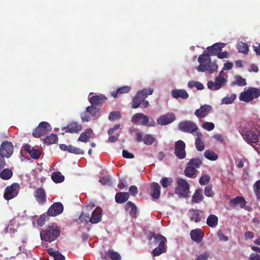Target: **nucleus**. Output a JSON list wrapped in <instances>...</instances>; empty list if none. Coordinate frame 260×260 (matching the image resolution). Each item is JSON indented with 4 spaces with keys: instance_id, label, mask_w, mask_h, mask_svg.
<instances>
[{
    "instance_id": "nucleus-1",
    "label": "nucleus",
    "mask_w": 260,
    "mask_h": 260,
    "mask_svg": "<svg viewBox=\"0 0 260 260\" xmlns=\"http://www.w3.org/2000/svg\"><path fill=\"white\" fill-rule=\"evenodd\" d=\"M225 45V43H217L208 46L207 48L208 52L202 54L198 58V61L200 63L197 68L198 71L201 72H208L210 73L216 71L218 66L215 62H212L210 56H216Z\"/></svg>"
},
{
    "instance_id": "nucleus-2",
    "label": "nucleus",
    "mask_w": 260,
    "mask_h": 260,
    "mask_svg": "<svg viewBox=\"0 0 260 260\" xmlns=\"http://www.w3.org/2000/svg\"><path fill=\"white\" fill-rule=\"evenodd\" d=\"M153 92L152 88H144L138 91L137 94L133 99L132 108L134 109L141 107L143 108L148 107L149 105V102L145 100L148 95H151Z\"/></svg>"
},
{
    "instance_id": "nucleus-3",
    "label": "nucleus",
    "mask_w": 260,
    "mask_h": 260,
    "mask_svg": "<svg viewBox=\"0 0 260 260\" xmlns=\"http://www.w3.org/2000/svg\"><path fill=\"white\" fill-rule=\"evenodd\" d=\"M60 232V228L57 225L52 223L40 232L41 239L47 242H52L59 236Z\"/></svg>"
},
{
    "instance_id": "nucleus-4",
    "label": "nucleus",
    "mask_w": 260,
    "mask_h": 260,
    "mask_svg": "<svg viewBox=\"0 0 260 260\" xmlns=\"http://www.w3.org/2000/svg\"><path fill=\"white\" fill-rule=\"evenodd\" d=\"M177 185L175 192L180 197L186 198L189 193V185L188 182L182 178H178L176 180Z\"/></svg>"
},
{
    "instance_id": "nucleus-5",
    "label": "nucleus",
    "mask_w": 260,
    "mask_h": 260,
    "mask_svg": "<svg viewBox=\"0 0 260 260\" xmlns=\"http://www.w3.org/2000/svg\"><path fill=\"white\" fill-rule=\"evenodd\" d=\"M259 96V88L250 87L246 90L240 93L239 99L241 101L248 103Z\"/></svg>"
},
{
    "instance_id": "nucleus-6",
    "label": "nucleus",
    "mask_w": 260,
    "mask_h": 260,
    "mask_svg": "<svg viewBox=\"0 0 260 260\" xmlns=\"http://www.w3.org/2000/svg\"><path fill=\"white\" fill-rule=\"evenodd\" d=\"M180 131L186 133H190L195 136L197 133H200L197 125L190 120H184L180 122L178 124Z\"/></svg>"
},
{
    "instance_id": "nucleus-7",
    "label": "nucleus",
    "mask_w": 260,
    "mask_h": 260,
    "mask_svg": "<svg viewBox=\"0 0 260 260\" xmlns=\"http://www.w3.org/2000/svg\"><path fill=\"white\" fill-rule=\"evenodd\" d=\"M52 129L50 124L45 121L41 122L34 130L32 134L35 138H40L42 136L48 134Z\"/></svg>"
},
{
    "instance_id": "nucleus-8",
    "label": "nucleus",
    "mask_w": 260,
    "mask_h": 260,
    "mask_svg": "<svg viewBox=\"0 0 260 260\" xmlns=\"http://www.w3.org/2000/svg\"><path fill=\"white\" fill-rule=\"evenodd\" d=\"M20 185L17 183H14L7 186L4 191V198L6 200H10L17 196L19 190Z\"/></svg>"
},
{
    "instance_id": "nucleus-9",
    "label": "nucleus",
    "mask_w": 260,
    "mask_h": 260,
    "mask_svg": "<svg viewBox=\"0 0 260 260\" xmlns=\"http://www.w3.org/2000/svg\"><path fill=\"white\" fill-rule=\"evenodd\" d=\"M149 120V117L147 115H145L142 113H138L134 114L132 116V122L135 124H141L143 125H149V126H154L155 122L153 121V123H150L148 124V122Z\"/></svg>"
},
{
    "instance_id": "nucleus-10",
    "label": "nucleus",
    "mask_w": 260,
    "mask_h": 260,
    "mask_svg": "<svg viewBox=\"0 0 260 260\" xmlns=\"http://www.w3.org/2000/svg\"><path fill=\"white\" fill-rule=\"evenodd\" d=\"M14 147L12 142L5 141L2 142L0 147V154L4 157L9 158L12 155Z\"/></svg>"
},
{
    "instance_id": "nucleus-11",
    "label": "nucleus",
    "mask_w": 260,
    "mask_h": 260,
    "mask_svg": "<svg viewBox=\"0 0 260 260\" xmlns=\"http://www.w3.org/2000/svg\"><path fill=\"white\" fill-rule=\"evenodd\" d=\"M185 144L182 140H178L175 143V154L178 158L182 159L186 157Z\"/></svg>"
},
{
    "instance_id": "nucleus-12",
    "label": "nucleus",
    "mask_w": 260,
    "mask_h": 260,
    "mask_svg": "<svg viewBox=\"0 0 260 260\" xmlns=\"http://www.w3.org/2000/svg\"><path fill=\"white\" fill-rule=\"evenodd\" d=\"M226 80L224 78H220V77H216L215 81H209L207 83L208 88L211 90H217L221 88V87L225 85Z\"/></svg>"
},
{
    "instance_id": "nucleus-13",
    "label": "nucleus",
    "mask_w": 260,
    "mask_h": 260,
    "mask_svg": "<svg viewBox=\"0 0 260 260\" xmlns=\"http://www.w3.org/2000/svg\"><path fill=\"white\" fill-rule=\"evenodd\" d=\"M63 211V205L60 202H56L49 207L47 214L50 216H56L62 213Z\"/></svg>"
},
{
    "instance_id": "nucleus-14",
    "label": "nucleus",
    "mask_w": 260,
    "mask_h": 260,
    "mask_svg": "<svg viewBox=\"0 0 260 260\" xmlns=\"http://www.w3.org/2000/svg\"><path fill=\"white\" fill-rule=\"evenodd\" d=\"M176 119V116L173 113H167L161 115L157 120V122L161 125H165L172 123Z\"/></svg>"
},
{
    "instance_id": "nucleus-15",
    "label": "nucleus",
    "mask_w": 260,
    "mask_h": 260,
    "mask_svg": "<svg viewBox=\"0 0 260 260\" xmlns=\"http://www.w3.org/2000/svg\"><path fill=\"white\" fill-rule=\"evenodd\" d=\"M34 195L40 205H43L46 202V192L42 187L37 188L34 191Z\"/></svg>"
},
{
    "instance_id": "nucleus-16",
    "label": "nucleus",
    "mask_w": 260,
    "mask_h": 260,
    "mask_svg": "<svg viewBox=\"0 0 260 260\" xmlns=\"http://www.w3.org/2000/svg\"><path fill=\"white\" fill-rule=\"evenodd\" d=\"M212 110V107L211 106L209 105H204L195 111L194 115L198 118H204L207 116Z\"/></svg>"
},
{
    "instance_id": "nucleus-17",
    "label": "nucleus",
    "mask_w": 260,
    "mask_h": 260,
    "mask_svg": "<svg viewBox=\"0 0 260 260\" xmlns=\"http://www.w3.org/2000/svg\"><path fill=\"white\" fill-rule=\"evenodd\" d=\"M82 125L77 122H72L67 126L63 127L62 130L64 131L66 133H78L82 129Z\"/></svg>"
},
{
    "instance_id": "nucleus-18",
    "label": "nucleus",
    "mask_w": 260,
    "mask_h": 260,
    "mask_svg": "<svg viewBox=\"0 0 260 260\" xmlns=\"http://www.w3.org/2000/svg\"><path fill=\"white\" fill-rule=\"evenodd\" d=\"M23 147L24 150L29 153L32 159H38L40 157L41 155V151L40 150L34 148H31L30 145L27 144H25Z\"/></svg>"
},
{
    "instance_id": "nucleus-19",
    "label": "nucleus",
    "mask_w": 260,
    "mask_h": 260,
    "mask_svg": "<svg viewBox=\"0 0 260 260\" xmlns=\"http://www.w3.org/2000/svg\"><path fill=\"white\" fill-rule=\"evenodd\" d=\"M242 136L245 140L249 144L258 142V135L253 131L250 130L247 131L245 135Z\"/></svg>"
},
{
    "instance_id": "nucleus-20",
    "label": "nucleus",
    "mask_w": 260,
    "mask_h": 260,
    "mask_svg": "<svg viewBox=\"0 0 260 260\" xmlns=\"http://www.w3.org/2000/svg\"><path fill=\"white\" fill-rule=\"evenodd\" d=\"M102 215L103 213L101 208H96L92 211L89 221L92 224L98 223L101 221Z\"/></svg>"
},
{
    "instance_id": "nucleus-21",
    "label": "nucleus",
    "mask_w": 260,
    "mask_h": 260,
    "mask_svg": "<svg viewBox=\"0 0 260 260\" xmlns=\"http://www.w3.org/2000/svg\"><path fill=\"white\" fill-rule=\"evenodd\" d=\"M107 98L103 94L92 96L89 99V102L91 105H101L106 102Z\"/></svg>"
},
{
    "instance_id": "nucleus-22",
    "label": "nucleus",
    "mask_w": 260,
    "mask_h": 260,
    "mask_svg": "<svg viewBox=\"0 0 260 260\" xmlns=\"http://www.w3.org/2000/svg\"><path fill=\"white\" fill-rule=\"evenodd\" d=\"M190 235L193 241L199 243L202 241L204 234L201 229H198L192 230Z\"/></svg>"
},
{
    "instance_id": "nucleus-23",
    "label": "nucleus",
    "mask_w": 260,
    "mask_h": 260,
    "mask_svg": "<svg viewBox=\"0 0 260 260\" xmlns=\"http://www.w3.org/2000/svg\"><path fill=\"white\" fill-rule=\"evenodd\" d=\"M171 95L172 97L176 99L180 98L183 99H187L189 97L187 91L183 89H173L171 92Z\"/></svg>"
},
{
    "instance_id": "nucleus-24",
    "label": "nucleus",
    "mask_w": 260,
    "mask_h": 260,
    "mask_svg": "<svg viewBox=\"0 0 260 260\" xmlns=\"http://www.w3.org/2000/svg\"><path fill=\"white\" fill-rule=\"evenodd\" d=\"M201 211L197 209H191L189 210V216L191 221L199 222L202 220Z\"/></svg>"
},
{
    "instance_id": "nucleus-25",
    "label": "nucleus",
    "mask_w": 260,
    "mask_h": 260,
    "mask_svg": "<svg viewBox=\"0 0 260 260\" xmlns=\"http://www.w3.org/2000/svg\"><path fill=\"white\" fill-rule=\"evenodd\" d=\"M126 211H128L129 215L134 218H136L137 216V208L136 205L132 202H128L126 203L125 207Z\"/></svg>"
},
{
    "instance_id": "nucleus-26",
    "label": "nucleus",
    "mask_w": 260,
    "mask_h": 260,
    "mask_svg": "<svg viewBox=\"0 0 260 260\" xmlns=\"http://www.w3.org/2000/svg\"><path fill=\"white\" fill-rule=\"evenodd\" d=\"M195 136L196 137L195 141L196 147L199 151H202L205 149L204 143L202 141L203 135L200 132L197 133Z\"/></svg>"
},
{
    "instance_id": "nucleus-27",
    "label": "nucleus",
    "mask_w": 260,
    "mask_h": 260,
    "mask_svg": "<svg viewBox=\"0 0 260 260\" xmlns=\"http://www.w3.org/2000/svg\"><path fill=\"white\" fill-rule=\"evenodd\" d=\"M152 190L151 196L154 199H158L160 197V186L157 182H153L150 186Z\"/></svg>"
},
{
    "instance_id": "nucleus-28",
    "label": "nucleus",
    "mask_w": 260,
    "mask_h": 260,
    "mask_svg": "<svg viewBox=\"0 0 260 260\" xmlns=\"http://www.w3.org/2000/svg\"><path fill=\"white\" fill-rule=\"evenodd\" d=\"M246 203L247 202L244 198L241 196L236 197L230 201V205L231 206L239 205L241 208H243L245 206Z\"/></svg>"
},
{
    "instance_id": "nucleus-29",
    "label": "nucleus",
    "mask_w": 260,
    "mask_h": 260,
    "mask_svg": "<svg viewBox=\"0 0 260 260\" xmlns=\"http://www.w3.org/2000/svg\"><path fill=\"white\" fill-rule=\"evenodd\" d=\"M166 251L167 247L164 244V241H162L157 247L153 250L152 254L153 256H157L166 252Z\"/></svg>"
},
{
    "instance_id": "nucleus-30",
    "label": "nucleus",
    "mask_w": 260,
    "mask_h": 260,
    "mask_svg": "<svg viewBox=\"0 0 260 260\" xmlns=\"http://www.w3.org/2000/svg\"><path fill=\"white\" fill-rule=\"evenodd\" d=\"M129 194L126 192H120L115 195V201L118 204H122L125 202L129 198Z\"/></svg>"
},
{
    "instance_id": "nucleus-31",
    "label": "nucleus",
    "mask_w": 260,
    "mask_h": 260,
    "mask_svg": "<svg viewBox=\"0 0 260 260\" xmlns=\"http://www.w3.org/2000/svg\"><path fill=\"white\" fill-rule=\"evenodd\" d=\"M149 239L150 240L153 239L152 243L155 245L157 244L159 245L162 241H164V244L167 242V239L165 237L160 234L156 235L154 233H151V237Z\"/></svg>"
},
{
    "instance_id": "nucleus-32",
    "label": "nucleus",
    "mask_w": 260,
    "mask_h": 260,
    "mask_svg": "<svg viewBox=\"0 0 260 260\" xmlns=\"http://www.w3.org/2000/svg\"><path fill=\"white\" fill-rule=\"evenodd\" d=\"M131 87L129 86H124L121 87H119L117 89L116 91H112L111 92V95L113 97L116 98L118 96V95L121 94L126 93L129 91Z\"/></svg>"
},
{
    "instance_id": "nucleus-33",
    "label": "nucleus",
    "mask_w": 260,
    "mask_h": 260,
    "mask_svg": "<svg viewBox=\"0 0 260 260\" xmlns=\"http://www.w3.org/2000/svg\"><path fill=\"white\" fill-rule=\"evenodd\" d=\"M92 133V130L91 128L86 129L79 137L78 141L82 142H87L89 140L90 135Z\"/></svg>"
},
{
    "instance_id": "nucleus-34",
    "label": "nucleus",
    "mask_w": 260,
    "mask_h": 260,
    "mask_svg": "<svg viewBox=\"0 0 260 260\" xmlns=\"http://www.w3.org/2000/svg\"><path fill=\"white\" fill-rule=\"evenodd\" d=\"M203 196L202 194V190L198 189L195 191L191 199V202L193 203H199L203 200Z\"/></svg>"
},
{
    "instance_id": "nucleus-35",
    "label": "nucleus",
    "mask_w": 260,
    "mask_h": 260,
    "mask_svg": "<svg viewBox=\"0 0 260 260\" xmlns=\"http://www.w3.org/2000/svg\"><path fill=\"white\" fill-rule=\"evenodd\" d=\"M13 176V171L11 169L7 168L0 171V178L3 180L10 179Z\"/></svg>"
},
{
    "instance_id": "nucleus-36",
    "label": "nucleus",
    "mask_w": 260,
    "mask_h": 260,
    "mask_svg": "<svg viewBox=\"0 0 260 260\" xmlns=\"http://www.w3.org/2000/svg\"><path fill=\"white\" fill-rule=\"evenodd\" d=\"M218 221L217 216L214 214H211L207 219V224L211 228H214L217 225Z\"/></svg>"
},
{
    "instance_id": "nucleus-37",
    "label": "nucleus",
    "mask_w": 260,
    "mask_h": 260,
    "mask_svg": "<svg viewBox=\"0 0 260 260\" xmlns=\"http://www.w3.org/2000/svg\"><path fill=\"white\" fill-rule=\"evenodd\" d=\"M187 164L188 165H190L192 167H194L195 169H197L203 165V161L200 158H192L189 160Z\"/></svg>"
},
{
    "instance_id": "nucleus-38",
    "label": "nucleus",
    "mask_w": 260,
    "mask_h": 260,
    "mask_svg": "<svg viewBox=\"0 0 260 260\" xmlns=\"http://www.w3.org/2000/svg\"><path fill=\"white\" fill-rule=\"evenodd\" d=\"M51 179L55 183H58L64 181V177L60 172H55L52 174Z\"/></svg>"
},
{
    "instance_id": "nucleus-39",
    "label": "nucleus",
    "mask_w": 260,
    "mask_h": 260,
    "mask_svg": "<svg viewBox=\"0 0 260 260\" xmlns=\"http://www.w3.org/2000/svg\"><path fill=\"white\" fill-rule=\"evenodd\" d=\"M187 86L190 89H192L196 87L198 90H203L204 88L203 84L199 82L194 80H190L188 82Z\"/></svg>"
},
{
    "instance_id": "nucleus-40",
    "label": "nucleus",
    "mask_w": 260,
    "mask_h": 260,
    "mask_svg": "<svg viewBox=\"0 0 260 260\" xmlns=\"http://www.w3.org/2000/svg\"><path fill=\"white\" fill-rule=\"evenodd\" d=\"M184 172V174L186 177L189 178H194V175L197 170L194 168V167H192L190 165H188V164H187V166Z\"/></svg>"
},
{
    "instance_id": "nucleus-41",
    "label": "nucleus",
    "mask_w": 260,
    "mask_h": 260,
    "mask_svg": "<svg viewBox=\"0 0 260 260\" xmlns=\"http://www.w3.org/2000/svg\"><path fill=\"white\" fill-rule=\"evenodd\" d=\"M58 141V137L56 135L51 134L47 136L44 140V143L46 144H52L56 143Z\"/></svg>"
},
{
    "instance_id": "nucleus-42",
    "label": "nucleus",
    "mask_w": 260,
    "mask_h": 260,
    "mask_svg": "<svg viewBox=\"0 0 260 260\" xmlns=\"http://www.w3.org/2000/svg\"><path fill=\"white\" fill-rule=\"evenodd\" d=\"M87 112L92 116L96 117L100 114V108L95 107L93 105H91L86 108Z\"/></svg>"
},
{
    "instance_id": "nucleus-43",
    "label": "nucleus",
    "mask_w": 260,
    "mask_h": 260,
    "mask_svg": "<svg viewBox=\"0 0 260 260\" xmlns=\"http://www.w3.org/2000/svg\"><path fill=\"white\" fill-rule=\"evenodd\" d=\"M247 84L246 80L240 76L236 77V79L231 83L232 86L237 85L239 86H244Z\"/></svg>"
},
{
    "instance_id": "nucleus-44",
    "label": "nucleus",
    "mask_w": 260,
    "mask_h": 260,
    "mask_svg": "<svg viewBox=\"0 0 260 260\" xmlns=\"http://www.w3.org/2000/svg\"><path fill=\"white\" fill-rule=\"evenodd\" d=\"M155 141V138L151 134H147L143 137V142L147 145H152Z\"/></svg>"
},
{
    "instance_id": "nucleus-45",
    "label": "nucleus",
    "mask_w": 260,
    "mask_h": 260,
    "mask_svg": "<svg viewBox=\"0 0 260 260\" xmlns=\"http://www.w3.org/2000/svg\"><path fill=\"white\" fill-rule=\"evenodd\" d=\"M205 157L210 160H215L218 158V155L213 151L206 150L204 152Z\"/></svg>"
},
{
    "instance_id": "nucleus-46",
    "label": "nucleus",
    "mask_w": 260,
    "mask_h": 260,
    "mask_svg": "<svg viewBox=\"0 0 260 260\" xmlns=\"http://www.w3.org/2000/svg\"><path fill=\"white\" fill-rule=\"evenodd\" d=\"M236 97L237 95L235 93L232 94L230 96H226L221 100V104L226 105L232 104L234 102Z\"/></svg>"
},
{
    "instance_id": "nucleus-47",
    "label": "nucleus",
    "mask_w": 260,
    "mask_h": 260,
    "mask_svg": "<svg viewBox=\"0 0 260 260\" xmlns=\"http://www.w3.org/2000/svg\"><path fill=\"white\" fill-rule=\"evenodd\" d=\"M239 52L247 54L248 51V46L245 43L241 42L237 44Z\"/></svg>"
},
{
    "instance_id": "nucleus-48",
    "label": "nucleus",
    "mask_w": 260,
    "mask_h": 260,
    "mask_svg": "<svg viewBox=\"0 0 260 260\" xmlns=\"http://www.w3.org/2000/svg\"><path fill=\"white\" fill-rule=\"evenodd\" d=\"M172 182L173 179L171 178L164 177L160 181V183L164 188L170 186Z\"/></svg>"
},
{
    "instance_id": "nucleus-49",
    "label": "nucleus",
    "mask_w": 260,
    "mask_h": 260,
    "mask_svg": "<svg viewBox=\"0 0 260 260\" xmlns=\"http://www.w3.org/2000/svg\"><path fill=\"white\" fill-rule=\"evenodd\" d=\"M106 255L110 257L112 260H120L121 258V255L118 252L112 250H109Z\"/></svg>"
},
{
    "instance_id": "nucleus-50",
    "label": "nucleus",
    "mask_w": 260,
    "mask_h": 260,
    "mask_svg": "<svg viewBox=\"0 0 260 260\" xmlns=\"http://www.w3.org/2000/svg\"><path fill=\"white\" fill-rule=\"evenodd\" d=\"M68 151L76 154H83L84 153V151L80 148L74 147L71 145H69Z\"/></svg>"
},
{
    "instance_id": "nucleus-51",
    "label": "nucleus",
    "mask_w": 260,
    "mask_h": 260,
    "mask_svg": "<svg viewBox=\"0 0 260 260\" xmlns=\"http://www.w3.org/2000/svg\"><path fill=\"white\" fill-rule=\"evenodd\" d=\"M253 190L257 199L260 201V180L257 181L254 184Z\"/></svg>"
},
{
    "instance_id": "nucleus-52",
    "label": "nucleus",
    "mask_w": 260,
    "mask_h": 260,
    "mask_svg": "<svg viewBox=\"0 0 260 260\" xmlns=\"http://www.w3.org/2000/svg\"><path fill=\"white\" fill-rule=\"evenodd\" d=\"M121 117V113L119 111L111 112L109 116V119L110 121L118 120Z\"/></svg>"
},
{
    "instance_id": "nucleus-53",
    "label": "nucleus",
    "mask_w": 260,
    "mask_h": 260,
    "mask_svg": "<svg viewBox=\"0 0 260 260\" xmlns=\"http://www.w3.org/2000/svg\"><path fill=\"white\" fill-rule=\"evenodd\" d=\"M210 176L209 175H204L200 178L199 183L201 185L207 184L210 181Z\"/></svg>"
},
{
    "instance_id": "nucleus-54",
    "label": "nucleus",
    "mask_w": 260,
    "mask_h": 260,
    "mask_svg": "<svg viewBox=\"0 0 260 260\" xmlns=\"http://www.w3.org/2000/svg\"><path fill=\"white\" fill-rule=\"evenodd\" d=\"M205 195L208 197H212L214 195V192L212 190V186L211 185H209L205 187L204 190Z\"/></svg>"
},
{
    "instance_id": "nucleus-55",
    "label": "nucleus",
    "mask_w": 260,
    "mask_h": 260,
    "mask_svg": "<svg viewBox=\"0 0 260 260\" xmlns=\"http://www.w3.org/2000/svg\"><path fill=\"white\" fill-rule=\"evenodd\" d=\"M202 127L208 131H211L214 128V124L211 122H205L202 125Z\"/></svg>"
},
{
    "instance_id": "nucleus-56",
    "label": "nucleus",
    "mask_w": 260,
    "mask_h": 260,
    "mask_svg": "<svg viewBox=\"0 0 260 260\" xmlns=\"http://www.w3.org/2000/svg\"><path fill=\"white\" fill-rule=\"evenodd\" d=\"M50 254L53 256L54 260L64 259V256L58 251L50 253Z\"/></svg>"
},
{
    "instance_id": "nucleus-57",
    "label": "nucleus",
    "mask_w": 260,
    "mask_h": 260,
    "mask_svg": "<svg viewBox=\"0 0 260 260\" xmlns=\"http://www.w3.org/2000/svg\"><path fill=\"white\" fill-rule=\"evenodd\" d=\"M90 217L89 215H86L83 213H82L79 216V220L80 222H87L88 220H89Z\"/></svg>"
},
{
    "instance_id": "nucleus-58",
    "label": "nucleus",
    "mask_w": 260,
    "mask_h": 260,
    "mask_svg": "<svg viewBox=\"0 0 260 260\" xmlns=\"http://www.w3.org/2000/svg\"><path fill=\"white\" fill-rule=\"evenodd\" d=\"M210 256V253L208 252H204L200 254L196 260H207Z\"/></svg>"
},
{
    "instance_id": "nucleus-59",
    "label": "nucleus",
    "mask_w": 260,
    "mask_h": 260,
    "mask_svg": "<svg viewBox=\"0 0 260 260\" xmlns=\"http://www.w3.org/2000/svg\"><path fill=\"white\" fill-rule=\"evenodd\" d=\"M89 115L90 114L89 112H87V110L81 114V117L83 122H87L90 120V117Z\"/></svg>"
},
{
    "instance_id": "nucleus-60",
    "label": "nucleus",
    "mask_w": 260,
    "mask_h": 260,
    "mask_svg": "<svg viewBox=\"0 0 260 260\" xmlns=\"http://www.w3.org/2000/svg\"><path fill=\"white\" fill-rule=\"evenodd\" d=\"M129 191L130 194L134 197H135L138 193V188L135 185L130 186L129 188Z\"/></svg>"
},
{
    "instance_id": "nucleus-61",
    "label": "nucleus",
    "mask_w": 260,
    "mask_h": 260,
    "mask_svg": "<svg viewBox=\"0 0 260 260\" xmlns=\"http://www.w3.org/2000/svg\"><path fill=\"white\" fill-rule=\"evenodd\" d=\"M99 182H101L102 185H110V178L109 176H104L99 180Z\"/></svg>"
},
{
    "instance_id": "nucleus-62",
    "label": "nucleus",
    "mask_w": 260,
    "mask_h": 260,
    "mask_svg": "<svg viewBox=\"0 0 260 260\" xmlns=\"http://www.w3.org/2000/svg\"><path fill=\"white\" fill-rule=\"evenodd\" d=\"M122 156L123 157L126 158H134V155L133 153L129 152L126 150H123L122 151Z\"/></svg>"
},
{
    "instance_id": "nucleus-63",
    "label": "nucleus",
    "mask_w": 260,
    "mask_h": 260,
    "mask_svg": "<svg viewBox=\"0 0 260 260\" xmlns=\"http://www.w3.org/2000/svg\"><path fill=\"white\" fill-rule=\"evenodd\" d=\"M216 56H217V57L218 58H220V59L228 58L229 56V53L226 51H224V52L219 51Z\"/></svg>"
},
{
    "instance_id": "nucleus-64",
    "label": "nucleus",
    "mask_w": 260,
    "mask_h": 260,
    "mask_svg": "<svg viewBox=\"0 0 260 260\" xmlns=\"http://www.w3.org/2000/svg\"><path fill=\"white\" fill-rule=\"evenodd\" d=\"M249 258L250 260H260V255L256 253H253L250 255Z\"/></svg>"
}]
</instances>
